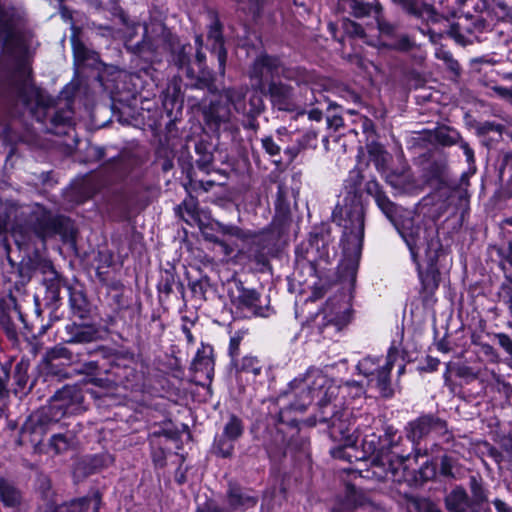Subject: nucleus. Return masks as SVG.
Wrapping results in <instances>:
<instances>
[{"mask_svg":"<svg viewBox=\"0 0 512 512\" xmlns=\"http://www.w3.org/2000/svg\"><path fill=\"white\" fill-rule=\"evenodd\" d=\"M339 390V386L321 370L310 368L289 383V393L294 397L289 408L304 412L317 400L316 419L327 426L330 438L344 446L355 447L359 441V430L353 428L351 411L338 399Z\"/></svg>","mask_w":512,"mask_h":512,"instance_id":"obj_1","label":"nucleus"},{"mask_svg":"<svg viewBox=\"0 0 512 512\" xmlns=\"http://www.w3.org/2000/svg\"><path fill=\"white\" fill-rule=\"evenodd\" d=\"M0 95L21 102L48 133L66 134V129L72 125L74 113L70 104L55 103L44 90L31 82L30 73L24 66L15 69L0 83Z\"/></svg>","mask_w":512,"mask_h":512,"instance_id":"obj_2","label":"nucleus"},{"mask_svg":"<svg viewBox=\"0 0 512 512\" xmlns=\"http://www.w3.org/2000/svg\"><path fill=\"white\" fill-rule=\"evenodd\" d=\"M248 92L247 85L224 87L218 90L217 99L211 100L202 109L207 126L217 133L238 132V121L232 113V107L237 114L245 118L244 128L256 131L259 128L257 118L265 111V103L262 96L256 93L251 94L247 101Z\"/></svg>","mask_w":512,"mask_h":512,"instance_id":"obj_3","label":"nucleus"},{"mask_svg":"<svg viewBox=\"0 0 512 512\" xmlns=\"http://www.w3.org/2000/svg\"><path fill=\"white\" fill-rule=\"evenodd\" d=\"M364 179L361 169L355 168L350 171L345 180V203L336 205L332 212V221L343 229L340 242L343 266L352 273L358 268L363 246L365 208L361 200V185Z\"/></svg>","mask_w":512,"mask_h":512,"instance_id":"obj_4","label":"nucleus"},{"mask_svg":"<svg viewBox=\"0 0 512 512\" xmlns=\"http://www.w3.org/2000/svg\"><path fill=\"white\" fill-rule=\"evenodd\" d=\"M17 217L14 206L0 201V234L11 229L15 244L20 250L45 248L46 240L55 235L66 237L71 231L70 220L64 216H54L50 212L35 211L22 223H12Z\"/></svg>","mask_w":512,"mask_h":512,"instance_id":"obj_5","label":"nucleus"},{"mask_svg":"<svg viewBox=\"0 0 512 512\" xmlns=\"http://www.w3.org/2000/svg\"><path fill=\"white\" fill-rule=\"evenodd\" d=\"M84 394L78 385H65L50 398L47 406L33 412L23 423L18 443L39 446L51 425L64 416L74 415L84 410Z\"/></svg>","mask_w":512,"mask_h":512,"instance_id":"obj_6","label":"nucleus"},{"mask_svg":"<svg viewBox=\"0 0 512 512\" xmlns=\"http://www.w3.org/2000/svg\"><path fill=\"white\" fill-rule=\"evenodd\" d=\"M216 230L242 242L239 253L257 266L267 267L271 257H275L283 246L286 233V220L274 219L269 227L259 233L244 230L233 224L215 222Z\"/></svg>","mask_w":512,"mask_h":512,"instance_id":"obj_7","label":"nucleus"},{"mask_svg":"<svg viewBox=\"0 0 512 512\" xmlns=\"http://www.w3.org/2000/svg\"><path fill=\"white\" fill-rule=\"evenodd\" d=\"M303 82L297 83L298 89L280 80L268 83L261 94L269 99L273 110L295 113V118L305 116L308 106L319 103L314 91L307 86H301Z\"/></svg>","mask_w":512,"mask_h":512,"instance_id":"obj_8","label":"nucleus"},{"mask_svg":"<svg viewBox=\"0 0 512 512\" xmlns=\"http://www.w3.org/2000/svg\"><path fill=\"white\" fill-rule=\"evenodd\" d=\"M394 227L409 249L413 262L419 258L421 246L425 247V256L428 255L432 243L439 245L435 253H445V249L439 236V230L435 224L422 226L416 219L407 212L394 221Z\"/></svg>","mask_w":512,"mask_h":512,"instance_id":"obj_9","label":"nucleus"},{"mask_svg":"<svg viewBox=\"0 0 512 512\" xmlns=\"http://www.w3.org/2000/svg\"><path fill=\"white\" fill-rule=\"evenodd\" d=\"M249 78L255 81V88L264 91L268 83L284 78L296 83L308 82L310 76L300 67H286L278 57L261 54L255 58L249 69Z\"/></svg>","mask_w":512,"mask_h":512,"instance_id":"obj_10","label":"nucleus"},{"mask_svg":"<svg viewBox=\"0 0 512 512\" xmlns=\"http://www.w3.org/2000/svg\"><path fill=\"white\" fill-rule=\"evenodd\" d=\"M175 35L162 22L144 25L142 40L133 44L126 41V48L146 62L155 63L162 60L164 52L174 45Z\"/></svg>","mask_w":512,"mask_h":512,"instance_id":"obj_11","label":"nucleus"},{"mask_svg":"<svg viewBox=\"0 0 512 512\" xmlns=\"http://www.w3.org/2000/svg\"><path fill=\"white\" fill-rule=\"evenodd\" d=\"M471 497L461 485L455 486L444 497V505L448 512H490V508H482L488 503V489L479 475L469 477Z\"/></svg>","mask_w":512,"mask_h":512,"instance_id":"obj_12","label":"nucleus"},{"mask_svg":"<svg viewBox=\"0 0 512 512\" xmlns=\"http://www.w3.org/2000/svg\"><path fill=\"white\" fill-rule=\"evenodd\" d=\"M333 238L326 226L315 227L309 234L307 242L296 249L297 261H306L313 270L321 263L328 264L335 256Z\"/></svg>","mask_w":512,"mask_h":512,"instance_id":"obj_13","label":"nucleus"},{"mask_svg":"<svg viewBox=\"0 0 512 512\" xmlns=\"http://www.w3.org/2000/svg\"><path fill=\"white\" fill-rule=\"evenodd\" d=\"M397 351L391 348L385 363L381 364L380 358L367 356L358 362L356 368L359 374L368 379L370 385H374L382 397L390 398L394 394L391 386L390 373L396 359Z\"/></svg>","mask_w":512,"mask_h":512,"instance_id":"obj_14","label":"nucleus"},{"mask_svg":"<svg viewBox=\"0 0 512 512\" xmlns=\"http://www.w3.org/2000/svg\"><path fill=\"white\" fill-rule=\"evenodd\" d=\"M227 294L235 307L247 310L253 316L269 317L273 313V309L268 304H263L255 289L246 288L238 279L227 282Z\"/></svg>","mask_w":512,"mask_h":512,"instance_id":"obj_15","label":"nucleus"},{"mask_svg":"<svg viewBox=\"0 0 512 512\" xmlns=\"http://www.w3.org/2000/svg\"><path fill=\"white\" fill-rule=\"evenodd\" d=\"M38 268L39 272L43 275L42 284L45 288L44 305L51 309V313H53L61 305V289L65 288L69 292V288L73 286L55 270L50 261L40 262Z\"/></svg>","mask_w":512,"mask_h":512,"instance_id":"obj_16","label":"nucleus"},{"mask_svg":"<svg viewBox=\"0 0 512 512\" xmlns=\"http://www.w3.org/2000/svg\"><path fill=\"white\" fill-rule=\"evenodd\" d=\"M430 433L446 434V421L433 414H425L409 422L406 426V436L414 445L416 457L421 454L420 441Z\"/></svg>","mask_w":512,"mask_h":512,"instance_id":"obj_17","label":"nucleus"},{"mask_svg":"<svg viewBox=\"0 0 512 512\" xmlns=\"http://www.w3.org/2000/svg\"><path fill=\"white\" fill-rule=\"evenodd\" d=\"M487 26L485 19L479 16H464L449 26L447 34L461 46L473 44L479 41V35Z\"/></svg>","mask_w":512,"mask_h":512,"instance_id":"obj_18","label":"nucleus"},{"mask_svg":"<svg viewBox=\"0 0 512 512\" xmlns=\"http://www.w3.org/2000/svg\"><path fill=\"white\" fill-rule=\"evenodd\" d=\"M351 319V311L345 307L343 310H335V307H324L311 318V325L317 328L324 337H332L339 332Z\"/></svg>","mask_w":512,"mask_h":512,"instance_id":"obj_19","label":"nucleus"},{"mask_svg":"<svg viewBox=\"0 0 512 512\" xmlns=\"http://www.w3.org/2000/svg\"><path fill=\"white\" fill-rule=\"evenodd\" d=\"M27 19L24 8L0 5V43L4 46L18 38Z\"/></svg>","mask_w":512,"mask_h":512,"instance_id":"obj_20","label":"nucleus"},{"mask_svg":"<svg viewBox=\"0 0 512 512\" xmlns=\"http://www.w3.org/2000/svg\"><path fill=\"white\" fill-rule=\"evenodd\" d=\"M398 440L396 433L392 428H388L383 435L377 434L371 430L367 431L361 440L362 458H371L383 456L389 449L398 448Z\"/></svg>","mask_w":512,"mask_h":512,"instance_id":"obj_21","label":"nucleus"},{"mask_svg":"<svg viewBox=\"0 0 512 512\" xmlns=\"http://www.w3.org/2000/svg\"><path fill=\"white\" fill-rule=\"evenodd\" d=\"M432 247L429 249V253L425 256V260L427 263V267L425 270L422 269L419 258L417 262H413L416 265V269L418 272V277L421 282L422 292L426 295L433 294L440 282V271L438 267V262L445 253H435V249H439V245L435 242L431 244Z\"/></svg>","mask_w":512,"mask_h":512,"instance_id":"obj_22","label":"nucleus"},{"mask_svg":"<svg viewBox=\"0 0 512 512\" xmlns=\"http://www.w3.org/2000/svg\"><path fill=\"white\" fill-rule=\"evenodd\" d=\"M409 459V454H403L395 449H389L383 456H377L372 460V465L382 470L378 475L386 480L402 482L404 479V462Z\"/></svg>","mask_w":512,"mask_h":512,"instance_id":"obj_23","label":"nucleus"},{"mask_svg":"<svg viewBox=\"0 0 512 512\" xmlns=\"http://www.w3.org/2000/svg\"><path fill=\"white\" fill-rule=\"evenodd\" d=\"M0 326L11 340H17L19 332L26 328V322L14 298L0 303Z\"/></svg>","mask_w":512,"mask_h":512,"instance_id":"obj_24","label":"nucleus"},{"mask_svg":"<svg viewBox=\"0 0 512 512\" xmlns=\"http://www.w3.org/2000/svg\"><path fill=\"white\" fill-rule=\"evenodd\" d=\"M244 431L243 421L236 415L231 414L223 428L222 435L215 440L214 449L223 458H228L234 450V442L241 437Z\"/></svg>","mask_w":512,"mask_h":512,"instance_id":"obj_25","label":"nucleus"},{"mask_svg":"<svg viewBox=\"0 0 512 512\" xmlns=\"http://www.w3.org/2000/svg\"><path fill=\"white\" fill-rule=\"evenodd\" d=\"M58 333L66 344H87L97 339L98 328L92 323L70 321Z\"/></svg>","mask_w":512,"mask_h":512,"instance_id":"obj_26","label":"nucleus"},{"mask_svg":"<svg viewBox=\"0 0 512 512\" xmlns=\"http://www.w3.org/2000/svg\"><path fill=\"white\" fill-rule=\"evenodd\" d=\"M210 25L208 29L207 39L211 45V52L216 55L219 63V72L224 74L227 59V51L224 47V38L222 34V24L220 23L216 13L210 12Z\"/></svg>","mask_w":512,"mask_h":512,"instance_id":"obj_27","label":"nucleus"},{"mask_svg":"<svg viewBox=\"0 0 512 512\" xmlns=\"http://www.w3.org/2000/svg\"><path fill=\"white\" fill-rule=\"evenodd\" d=\"M338 3L343 11L357 19L366 17L377 19L383 10L379 0H338Z\"/></svg>","mask_w":512,"mask_h":512,"instance_id":"obj_28","label":"nucleus"},{"mask_svg":"<svg viewBox=\"0 0 512 512\" xmlns=\"http://www.w3.org/2000/svg\"><path fill=\"white\" fill-rule=\"evenodd\" d=\"M365 191L374 198L378 208L394 224V221L398 220L395 218L397 206L387 197L374 177L366 182Z\"/></svg>","mask_w":512,"mask_h":512,"instance_id":"obj_29","label":"nucleus"},{"mask_svg":"<svg viewBox=\"0 0 512 512\" xmlns=\"http://www.w3.org/2000/svg\"><path fill=\"white\" fill-rule=\"evenodd\" d=\"M365 191L374 198L378 208L394 224V221L398 220L395 218L397 206L387 197L374 177L366 182Z\"/></svg>","mask_w":512,"mask_h":512,"instance_id":"obj_30","label":"nucleus"},{"mask_svg":"<svg viewBox=\"0 0 512 512\" xmlns=\"http://www.w3.org/2000/svg\"><path fill=\"white\" fill-rule=\"evenodd\" d=\"M68 305L73 317L83 321L90 317L92 304L82 287L73 286L69 288Z\"/></svg>","mask_w":512,"mask_h":512,"instance_id":"obj_31","label":"nucleus"},{"mask_svg":"<svg viewBox=\"0 0 512 512\" xmlns=\"http://www.w3.org/2000/svg\"><path fill=\"white\" fill-rule=\"evenodd\" d=\"M174 287L179 293L182 299L185 297V287L183 282L180 280L174 267L165 269L160 274V279L157 284V290L159 294V300H167L170 295L174 292Z\"/></svg>","mask_w":512,"mask_h":512,"instance_id":"obj_32","label":"nucleus"},{"mask_svg":"<svg viewBox=\"0 0 512 512\" xmlns=\"http://www.w3.org/2000/svg\"><path fill=\"white\" fill-rule=\"evenodd\" d=\"M402 6L407 13L425 20L427 23H439L445 18L430 4H420L419 0H392Z\"/></svg>","mask_w":512,"mask_h":512,"instance_id":"obj_33","label":"nucleus"},{"mask_svg":"<svg viewBox=\"0 0 512 512\" xmlns=\"http://www.w3.org/2000/svg\"><path fill=\"white\" fill-rule=\"evenodd\" d=\"M227 502L231 509H249L256 506L258 497L249 490L230 482L226 492Z\"/></svg>","mask_w":512,"mask_h":512,"instance_id":"obj_34","label":"nucleus"},{"mask_svg":"<svg viewBox=\"0 0 512 512\" xmlns=\"http://www.w3.org/2000/svg\"><path fill=\"white\" fill-rule=\"evenodd\" d=\"M190 81L186 84V90L190 91H202L203 95L207 93L216 95L218 88L215 82L214 73L209 69L199 70V75L194 76L192 71L188 76Z\"/></svg>","mask_w":512,"mask_h":512,"instance_id":"obj_35","label":"nucleus"},{"mask_svg":"<svg viewBox=\"0 0 512 512\" xmlns=\"http://www.w3.org/2000/svg\"><path fill=\"white\" fill-rule=\"evenodd\" d=\"M101 500V494L99 491H95L91 496L74 499L68 503L61 504L55 507L53 512H87L91 504H93L94 512H98Z\"/></svg>","mask_w":512,"mask_h":512,"instance_id":"obj_36","label":"nucleus"},{"mask_svg":"<svg viewBox=\"0 0 512 512\" xmlns=\"http://www.w3.org/2000/svg\"><path fill=\"white\" fill-rule=\"evenodd\" d=\"M216 147L213 143L206 140H199L195 144V164L197 168L209 174L214 170V151Z\"/></svg>","mask_w":512,"mask_h":512,"instance_id":"obj_37","label":"nucleus"},{"mask_svg":"<svg viewBox=\"0 0 512 512\" xmlns=\"http://www.w3.org/2000/svg\"><path fill=\"white\" fill-rule=\"evenodd\" d=\"M171 62L178 67V69L185 70L187 76L190 75L192 69L190 67L192 47L190 44H181L178 37L175 35L174 45L169 47Z\"/></svg>","mask_w":512,"mask_h":512,"instance_id":"obj_38","label":"nucleus"},{"mask_svg":"<svg viewBox=\"0 0 512 512\" xmlns=\"http://www.w3.org/2000/svg\"><path fill=\"white\" fill-rule=\"evenodd\" d=\"M192 369L196 372L200 371L211 377L214 371L213 348L210 345L202 344L201 348L192 361Z\"/></svg>","mask_w":512,"mask_h":512,"instance_id":"obj_39","label":"nucleus"},{"mask_svg":"<svg viewBox=\"0 0 512 512\" xmlns=\"http://www.w3.org/2000/svg\"><path fill=\"white\" fill-rule=\"evenodd\" d=\"M369 159L373 162L376 170L380 174L388 171V164L392 159L391 154L378 142L371 141L366 146Z\"/></svg>","mask_w":512,"mask_h":512,"instance_id":"obj_40","label":"nucleus"},{"mask_svg":"<svg viewBox=\"0 0 512 512\" xmlns=\"http://www.w3.org/2000/svg\"><path fill=\"white\" fill-rule=\"evenodd\" d=\"M162 105L170 119H176L181 113L183 100L180 98V89L176 85L168 87L164 92Z\"/></svg>","mask_w":512,"mask_h":512,"instance_id":"obj_41","label":"nucleus"},{"mask_svg":"<svg viewBox=\"0 0 512 512\" xmlns=\"http://www.w3.org/2000/svg\"><path fill=\"white\" fill-rule=\"evenodd\" d=\"M429 136L431 141H435L437 144L444 147L457 145L462 137L455 128L445 125L430 131Z\"/></svg>","mask_w":512,"mask_h":512,"instance_id":"obj_42","label":"nucleus"},{"mask_svg":"<svg viewBox=\"0 0 512 512\" xmlns=\"http://www.w3.org/2000/svg\"><path fill=\"white\" fill-rule=\"evenodd\" d=\"M73 55L77 65L96 67L99 62V55L95 51L89 50L82 42L72 39Z\"/></svg>","mask_w":512,"mask_h":512,"instance_id":"obj_43","label":"nucleus"},{"mask_svg":"<svg viewBox=\"0 0 512 512\" xmlns=\"http://www.w3.org/2000/svg\"><path fill=\"white\" fill-rule=\"evenodd\" d=\"M96 193V187L90 181H82L72 186L66 194L69 202L82 204L93 197Z\"/></svg>","mask_w":512,"mask_h":512,"instance_id":"obj_44","label":"nucleus"},{"mask_svg":"<svg viewBox=\"0 0 512 512\" xmlns=\"http://www.w3.org/2000/svg\"><path fill=\"white\" fill-rule=\"evenodd\" d=\"M22 495L20 490L10 481L0 478V502L5 507H17L21 504Z\"/></svg>","mask_w":512,"mask_h":512,"instance_id":"obj_45","label":"nucleus"},{"mask_svg":"<svg viewBox=\"0 0 512 512\" xmlns=\"http://www.w3.org/2000/svg\"><path fill=\"white\" fill-rule=\"evenodd\" d=\"M439 471L443 477L450 479H460L464 475V468L458 459L447 454L440 458Z\"/></svg>","mask_w":512,"mask_h":512,"instance_id":"obj_46","label":"nucleus"},{"mask_svg":"<svg viewBox=\"0 0 512 512\" xmlns=\"http://www.w3.org/2000/svg\"><path fill=\"white\" fill-rule=\"evenodd\" d=\"M475 134L478 137H486L491 134L498 136L501 141L506 139V134H512V131L506 129V127L495 121H482L475 125Z\"/></svg>","mask_w":512,"mask_h":512,"instance_id":"obj_47","label":"nucleus"},{"mask_svg":"<svg viewBox=\"0 0 512 512\" xmlns=\"http://www.w3.org/2000/svg\"><path fill=\"white\" fill-rule=\"evenodd\" d=\"M319 131L315 127L309 128L302 137L297 140V146L287 148L285 152L294 158L301 150L307 148H316Z\"/></svg>","mask_w":512,"mask_h":512,"instance_id":"obj_48","label":"nucleus"},{"mask_svg":"<svg viewBox=\"0 0 512 512\" xmlns=\"http://www.w3.org/2000/svg\"><path fill=\"white\" fill-rule=\"evenodd\" d=\"M232 365L237 373H251L254 376L260 375L262 371V362L252 355H246L240 360H235Z\"/></svg>","mask_w":512,"mask_h":512,"instance_id":"obj_49","label":"nucleus"},{"mask_svg":"<svg viewBox=\"0 0 512 512\" xmlns=\"http://www.w3.org/2000/svg\"><path fill=\"white\" fill-rule=\"evenodd\" d=\"M382 46L397 51V52H410L416 48L417 44L408 34L400 33L393 41H384Z\"/></svg>","mask_w":512,"mask_h":512,"instance_id":"obj_50","label":"nucleus"},{"mask_svg":"<svg viewBox=\"0 0 512 512\" xmlns=\"http://www.w3.org/2000/svg\"><path fill=\"white\" fill-rule=\"evenodd\" d=\"M376 22L382 42L393 41L400 33H402L400 26L397 23L387 21L382 17V14L378 16Z\"/></svg>","mask_w":512,"mask_h":512,"instance_id":"obj_51","label":"nucleus"},{"mask_svg":"<svg viewBox=\"0 0 512 512\" xmlns=\"http://www.w3.org/2000/svg\"><path fill=\"white\" fill-rule=\"evenodd\" d=\"M427 174L429 179L444 184L448 179V164L446 160H435L430 163Z\"/></svg>","mask_w":512,"mask_h":512,"instance_id":"obj_52","label":"nucleus"},{"mask_svg":"<svg viewBox=\"0 0 512 512\" xmlns=\"http://www.w3.org/2000/svg\"><path fill=\"white\" fill-rule=\"evenodd\" d=\"M109 306L116 314L126 310L130 306V301L119 289H114V292L109 296Z\"/></svg>","mask_w":512,"mask_h":512,"instance_id":"obj_53","label":"nucleus"},{"mask_svg":"<svg viewBox=\"0 0 512 512\" xmlns=\"http://www.w3.org/2000/svg\"><path fill=\"white\" fill-rule=\"evenodd\" d=\"M189 288L193 297L199 300H206V293L210 288L209 278L207 276H203L199 279L190 281Z\"/></svg>","mask_w":512,"mask_h":512,"instance_id":"obj_54","label":"nucleus"},{"mask_svg":"<svg viewBox=\"0 0 512 512\" xmlns=\"http://www.w3.org/2000/svg\"><path fill=\"white\" fill-rule=\"evenodd\" d=\"M42 259H39L37 261L29 260V262L24 263L23 261L18 265L17 267V273L20 278V283L25 284L27 283L31 278L32 274L35 271H39V263L42 262Z\"/></svg>","mask_w":512,"mask_h":512,"instance_id":"obj_55","label":"nucleus"},{"mask_svg":"<svg viewBox=\"0 0 512 512\" xmlns=\"http://www.w3.org/2000/svg\"><path fill=\"white\" fill-rule=\"evenodd\" d=\"M497 296L499 301L503 303V305L507 308L510 320L508 321V326L512 328V286H508L506 284H501L499 286V290L497 292Z\"/></svg>","mask_w":512,"mask_h":512,"instance_id":"obj_56","label":"nucleus"},{"mask_svg":"<svg viewBox=\"0 0 512 512\" xmlns=\"http://www.w3.org/2000/svg\"><path fill=\"white\" fill-rule=\"evenodd\" d=\"M47 357L50 360L66 359L69 362L77 361L78 355H74L73 352L65 347L64 345H56L47 352Z\"/></svg>","mask_w":512,"mask_h":512,"instance_id":"obj_57","label":"nucleus"},{"mask_svg":"<svg viewBox=\"0 0 512 512\" xmlns=\"http://www.w3.org/2000/svg\"><path fill=\"white\" fill-rule=\"evenodd\" d=\"M496 253L500 258L498 266L502 272L507 270L506 264H509L512 268V241H508L507 244L497 247Z\"/></svg>","mask_w":512,"mask_h":512,"instance_id":"obj_58","label":"nucleus"},{"mask_svg":"<svg viewBox=\"0 0 512 512\" xmlns=\"http://www.w3.org/2000/svg\"><path fill=\"white\" fill-rule=\"evenodd\" d=\"M338 105L335 103H330L328 106V111L332 112L326 116V124L329 129L333 131H338L344 125V121L342 116L337 113Z\"/></svg>","mask_w":512,"mask_h":512,"instance_id":"obj_59","label":"nucleus"},{"mask_svg":"<svg viewBox=\"0 0 512 512\" xmlns=\"http://www.w3.org/2000/svg\"><path fill=\"white\" fill-rule=\"evenodd\" d=\"M72 440H73V436L69 433H67V434L57 433L51 437L50 444L54 448L56 453H61L68 449Z\"/></svg>","mask_w":512,"mask_h":512,"instance_id":"obj_60","label":"nucleus"},{"mask_svg":"<svg viewBox=\"0 0 512 512\" xmlns=\"http://www.w3.org/2000/svg\"><path fill=\"white\" fill-rule=\"evenodd\" d=\"M342 28L344 33L352 38H364L366 36L365 30L359 23L350 20L344 19L342 22Z\"/></svg>","mask_w":512,"mask_h":512,"instance_id":"obj_61","label":"nucleus"},{"mask_svg":"<svg viewBox=\"0 0 512 512\" xmlns=\"http://www.w3.org/2000/svg\"><path fill=\"white\" fill-rule=\"evenodd\" d=\"M436 58L443 61L447 69H449L451 72L455 73L456 75L460 74V64L456 59H454L450 51L441 49L436 52Z\"/></svg>","mask_w":512,"mask_h":512,"instance_id":"obj_62","label":"nucleus"},{"mask_svg":"<svg viewBox=\"0 0 512 512\" xmlns=\"http://www.w3.org/2000/svg\"><path fill=\"white\" fill-rule=\"evenodd\" d=\"M288 191L284 184L278 183L277 193L275 200V207L281 212H287L289 210V203L287 200Z\"/></svg>","mask_w":512,"mask_h":512,"instance_id":"obj_63","label":"nucleus"},{"mask_svg":"<svg viewBox=\"0 0 512 512\" xmlns=\"http://www.w3.org/2000/svg\"><path fill=\"white\" fill-rule=\"evenodd\" d=\"M414 503L419 512H443L437 504L426 498H417Z\"/></svg>","mask_w":512,"mask_h":512,"instance_id":"obj_64","label":"nucleus"}]
</instances>
